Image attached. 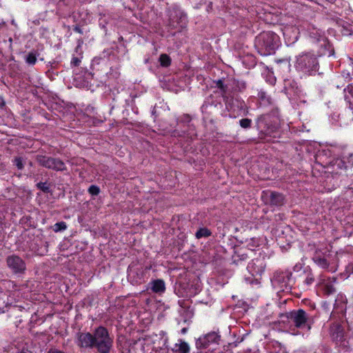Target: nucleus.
<instances>
[{
	"instance_id": "f257e3e1",
	"label": "nucleus",
	"mask_w": 353,
	"mask_h": 353,
	"mask_svg": "<svg viewBox=\"0 0 353 353\" xmlns=\"http://www.w3.org/2000/svg\"><path fill=\"white\" fill-rule=\"evenodd\" d=\"M296 70L303 75H312L319 69L316 56L310 52H301L295 57L293 61Z\"/></svg>"
},
{
	"instance_id": "f03ea898",
	"label": "nucleus",
	"mask_w": 353,
	"mask_h": 353,
	"mask_svg": "<svg viewBox=\"0 0 353 353\" xmlns=\"http://www.w3.org/2000/svg\"><path fill=\"white\" fill-rule=\"evenodd\" d=\"M94 347L99 353H108L112 345V339L110 336L106 328L99 327L93 334Z\"/></svg>"
},
{
	"instance_id": "7ed1b4c3",
	"label": "nucleus",
	"mask_w": 353,
	"mask_h": 353,
	"mask_svg": "<svg viewBox=\"0 0 353 353\" xmlns=\"http://www.w3.org/2000/svg\"><path fill=\"white\" fill-rule=\"evenodd\" d=\"M256 43L264 48L268 54H271L280 45L279 37L273 32H263L256 37Z\"/></svg>"
},
{
	"instance_id": "20e7f679",
	"label": "nucleus",
	"mask_w": 353,
	"mask_h": 353,
	"mask_svg": "<svg viewBox=\"0 0 353 353\" xmlns=\"http://www.w3.org/2000/svg\"><path fill=\"white\" fill-rule=\"evenodd\" d=\"M288 318L294 323V325L300 329L310 330L311 325L308 316L303 310H298L291 312Z\"/></svg>"
},
{
	"instance_id": "39448f33",
	"label": "nucleus",
	"mask_w": 353,
	"mask_h": 353,
	"mask_svg": "<svg viewBox=\"0 0 353 353\" xmlns=\"http://www.w3.org/2000/svg\"><path fill=\"white\" fill-rule=\"evenodd\" d=\"M226 108L230 112V117H236L245 112V104L239 99H226Z\"/></svg>"
},
{
	"instance_id": "423d86ee",
	"label": "nucleus",
	"mask_w": 353,
	"mask_h": 353,
	"mask_svg": "<svg viewBox=\"0 0 353 353\" xmlns=\"http://www.w3.org/2000/svg\"><path fill=\"white\" fill-rule=\"evenodd\" d=\"M281 30L288 46L294 44L298 40L299 28L296 24H286Z\"/></svg>"
},
{
	"instance_id": "0eeeda50",
	"label": "nucleus",
	"mask_w": 353,
	"mask_h": 353,
	"mask_svg": "<svg viewBox=\"0 0 353 353\" xmlns=\"http://www.w3.org/2000/svg\"><path fill=\"white\" fill-rule=\"evenodd\" d=\"M37 160L40 165L50 169L56 170H63L65 169L64 163L58 159L46 156H39Z\"/></svg>"
},
{
	"instance_id": "6e6552de",
	"label": "nucleus",
	"mask_w": 353,
	"mask_h": 353,
	"mask_svg": "<svg viewBox=\"0 0 353 353\" xmlns=\"http://www.w3.org/2000/svg\"><path fill=\"white\" fill-rule=\"evenodd\" d=\"M220 336L216 332H212L199 337L196 342V345L198 348H207L210 345L218 344Z\"/></svg>"
},
{
	"instance_id": "1a4fd4ad",
	"label": "nucleus",
	"mask_w": 353,
	"mask_h": 353,
	"mask_svg": "<svg viewBox=\"0 0 353 353\" xmlns=\"http://www.w3.org/2000/svg\"><path fill=\"white\" fill-rule=\"evenodd\" d=\"M247 269L252 276H261L265 270L264 260L263 259L252 260L248 265Z\"/></svg>"
},
{
	"instance_id": "9d476101",
	"label": "nucleus",
	"mask_w": 353,
	"mask_h": 353,
	"mask_svg": "<svg viewBox=\"0 0 353 353\" xmlns=\"http://www.w3.org/2000/svg\"><path fill=\"white\" fill-rule=\"evenodd\" d=\"M8 266L15 272H20L25 270L23 261L18 256H11L8 258Z\"/></svg>"
},
{
	"instance_id": "9b49d317",
	"label": "nucleus",
	"mask_w": 353,
	"mask_h": 353,
	"mask_svg": "<svg viewBox=\"0 0 353 353\" xmlns=\"http://www.w3.org/2000/svg\"><path fill=\"white\" fill-rule=\"evenodd\" d=\"M78 345L82 347H94L93 335L89 332L80 334L78 336Z\"/></svg>"
},
{
	"instance_id": "f8f14e48",
	"label": "nucleus",
	"mask_w": 353,
	"mask_h": 353,
	"mask_svg": "<svg viewBox=\"0 0 353 353\" xmlns=\"http://www.w3.org/2000/svg\"><path fill=\"white\" fill-rule=\"evenodd\" d=\"M152 292L158 294L163 293L165 290V283L161 279L152 281L150 283Z\"/></svg>"
},
{
	"instance_id": "ddd939ff",
	"label": "nucleus",
	"mask_w": 353,
	"mask_h": 353,
	"mask_svg": "<svg viewBox=\"0 0 353 353\" xmlns=\"http://www.w3.org/2000/svg\"><path fill=\"white\" fill-rule=\"evenodd\" d=\"M190 350L188 344L181 340L179 341L172 347V351L175 353H188Z\"/></svg>"
},
{
	"instance_id": "4468645a",
	"label": "nucleus",
	"mask_w": 353,
	"mask_h": 353,
	"mask_svg": "<svg viewBox=\"0 0 353 353\" xmlns=\"http://www.w3.org/2000/svg\"><path fill=\"white\" fill-rule=\"evenodd\" d=\"M211 235L210 231L205 228H200L196 232V237L197 239H201L203 237H208Z\"/></svg>"
},
{
	"instance_id": "2eb2a0df",
	"label": "nucleus",
	"mask_w": 353,
	"mask_h": 353,
	"mask_svg": "<svg viewBox=\"0 0 353 353\" xmlns=\"http://www.w3.org/2000/svg\"><path fill=\"white\" fill-rule=\"evenodd\" d=\"M271 198H272V202H273L276 205L281 204L283 200V195L281 194L276 193V192H272L271 194Z\"/></svg>"
},
{
	"instance_id": "dca6fc26",
	"label": "nucleus",
	"mask_w": 353,
	"mask_h": 353,
	"mask_svg": "<svg viewBox=\"0 0 353 353\" xmlns=\"http://www.w3.org/2000/svg\"><path fill=\"white\" fill-rule=\"evenodd\" d=\"M66 228H67L66 223L63 221L57 223L53 225V230L55 232L65 230Z\"/></svg>"
},
{
	"instance_id": "f3484780",
	"label": "nucleus",
	"mask_w": 353,
	"mask_h": 353,
	"mask_svg": "<svg viewBox=\"0 0 353 353\" xmlns=\"http://www.w3.org/2000/svg\"><path fill=\"white\" fill-rule=\"evenodd\" d=\"M159 61L162 66L167 67L170 64V59L167 54H161L159 57Z\"/></svg>"
},
{
	"instance_id": "a211bd4d",
	"label": "nucleus",
	"mask_w": 353,
	"mask_h": 353,
	"mask_svg": "<svg viewBox=\"0 0 353 353\" xmlns=\"http://www.w3.org/2000/svg\"><path fill=\"white\" fill-rule=\"evenodd\" d=\"M26 61L30 65H34L37 62V56L34 52L29 53L26 58Z\"/></svg>"
},
{
	"instance_id": "6ab92c4d",
	"label": "nucleus",
	"mask_w": 353,
	"mask_h": 353,
	"mask_svg": "<svg viewBox=\"0 0 353 353\" xmlns=\"http://www.w3.org/2000/svg\"><path fill=\"white\" fill-rule=\"evenodd\" d=\"M324 291L327 294H332L334 292V285L332 283H327L323 285Z\"/></svg>"
},
{
	"instance_id": "aec40b11",
	"label": "nucleus",
	"mask_w": 353,
	"mask_h": 353,
	"mask_svg": "<svg viewBox=\"0 0 353 353\" xmlns=\"http://www.w3.org/2000/svg\"><path fill=\"white\" fill-rule=\"evenodd\" d=\"M259 245V240L256 238H252L250 240L248 244L249 248L252 250H254V247H258Z\"/></svg>"
},
{
	"instance_id": "412c9836",
	"label": "nucleus",
	"mask_w": 353,
	"mask_h": 353,
	"mask_svg": "<svg viewBox=\"0 0 353 353\" xmlns=\"http://www.w3.org/2000/svg\"><path fill=\"white\" fill-rule=\"evenodd\" d=\"M251 120L249 119H243L239 121L240 125L243 128H248L250 126Z\"/></svg>"
},
{
	"instance_id": "4be33fe9",
	"label": "nucleus",
	"mask_w": 353,
	"mask_h": 353,
	"mask_svg": "<svg viewBox=\"0 0 353 353\" xmlns=\"http://www.w3.org/2000/svg\"><path fill=\"white\" fill-rule=\"evenodd\" d=\"M88 191L92 195H97L99 193V188L96 185H91Z\"/></svg>"
},
{
	"instance_id": "5701e85b",
	"label": "nucleus",
	"mask_w": 353,
	"mask_h": 353,
	"mask_svg": "<svg viewBox=\"0 0 353 353\" xmlns=\"http://www.w3.org/2000/svg\"><path fill=\"white\" fill-rule=\"evenodd\" d=\"M316 263L320 267L323 268H326L328 266V263L325 259H319L316 260Z\"/></svg>"
},
{
	"instance_id": "b1692460",
	"label": "nucleus",
	"mask_w": 353,
	"mask_h": 353,
	"mask_svg": "<svg viewBox=\"0 0 353 353\" xmlns=\"http://www.w3.org/2000/svg\"><path fill=\"white\" fill-rule=\"evenodd\" d=\"M15 165L19 169H22L23 165L21 159H15Z\"/></svg>"
},
{
	"instance_id": "393cba45",
	"label": "nucleus",
	"mask_w": 353,
	"mask_h": 353,
	"mask_svg": "<svg viewBox=\"0 0 353 353\" xmlns=\"http://www.w3.org/2000/svg\"><path fill=\"white\" fill-rule=\"evenodd\" d=\"M310 36L314 38L318 37L317 40H320V37H321V32H319V31H316V33L312 32L310 34Z\"/></svg>"
},
{
	"instance_id": "a878e982",
	"label": "nucleus",
	"mask_w": 353,
	"mask_h": 353,
	"mask_svg": "<svg viewBox=\"0 0 353 353\" xmlns=\"http://www.w3.org/2000/svg\"><path fill=\"white\" fill-rule=\"evenodd\" d=\"M180 19H181V23H182V24L180 25V26L183 27V25L185 23L186 17L185 15H181Z\"/></svg>"
},
{
	"instance_id": "bb28decb",
	"label": "nucleus",
	"mask_w": 353,
	"mask_h": 353,
	"mask_svg": "<svg viewBox=\"0 0 353 353\" xmlns=\"http://www.w3.org/2000/svg\"><path fill=\"white\" fill-rule=\"evenodd\" d=\"M279 62L281 63H283L285 64L287 67H290V61L288 59H285V60H280Z\"/></svg>"
},
{
	"instance_id": "cd10ccee",
	"label": "nucleus",
	"mask_w": 353,
	"mask_h": 353,
	"mask_svg": "<svg viewBox=\"0 0 353 353\" xmlns=\"http://www.w3.org/2000/svg\"><path fill=\"white\" fill-rule=\"evenodd\" d=\"M337 330L339 331V332L337 333L336 336L334 337L335 339H338L339 336H341V326L340 325H337Z\"/></svg>"
},
{
	"instance_id": "c85d7f7f",
	"label": "nucleus",
	"mask_w": 353,
	"mask_h": 353,
	"mask_svg": "<svg viewBox=\"0 0 353 353\" xmlns=\"http://www.w3.org/2000/svg\"><path fill=\"white\" fill-rule=\"evenodd\" d=\"M217 85L219 88H220L223 91H224V89H223V82L219 80L217 83Z\"/></svg>"
},
{
	"instance_id": "c756f323",
	"label": "nucleus",
	"mask_w": 353,
	"mask_h": 353,
	"mask_svg": "<svg viewBox=\"0 0 353 353\" xmlns=\"http://www.w3.org/2000/svg\"><path fill=\"white\" fill-rule=\"evenodd\" d=\"M79 61L77 58L73 59L72 61V63L74 64V65H77L79 64Z\"/></svg>"
},
{
	"instance_id": "7c9ffc66",
	"label": "nucleus",
	"mask_w": 353,
	"mask_h": 353,
	"mask_svg": "<svg viewBox=\"0 0 353 353\" xmlns=\"http://www.w3.org/2000/svg\"><path fill=\"white\" fill-rule=\"evenodd\" d=\"M50 353H64V352L57 350H52L50 352Z\"/></svg>"
},
{
	"instance_id": "2f4dec72",
	"label": "nucleus",
	"mask_w": 353,
	"mask_h": 353,
	"mask_svg": "<svg viewBox=\"0 0 353 353\" xmlns=\"http://www.w3.org/2000/svg\"><path fill=\"white\" fill-rule=\"evenodd\" d=\"M186 332H187V328H183V329L181 330V333H183V334L186 333Z\"/></svg>"
},
{
	"instance_id": "473e14b6",
	"label": "nucleus",
	"mask_w": 353,
	"mask_h": 353,
	"mask_svg": "<svg viewBox=\"0 0 353 353\" xmlns=\"http://www.w3.org/2000/svg\"><path fill=\"white\" fill-rule=\"evenodd\" d=\"M39 185L41 187V188H45V183L42 184V186H41L40 184Z\"/></svg>"
},
{
	"instance_id": "72a5a7b5",
	"label": "nucleus",
	"mask_w": 353,
	"mask_h": 353,
	"mask_svg": "<svg viewBox=\"0 0 353 353\" xmlns=\"http://www.w3.org/2000/svg\"><path fill=\"white\" fill-rule=\"evenodd\" d=\"M75 30H76V31H77V32H80V30H79V28H75Z\"/></svg>"
}]
</instances>
